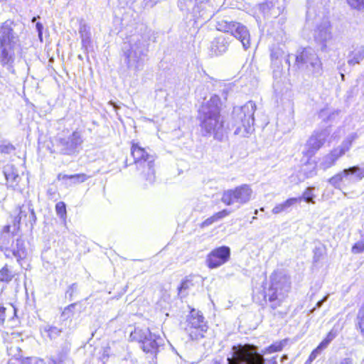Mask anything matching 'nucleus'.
I'll return each instance as SVG.
<instances>
[{"instance_id":"nucleus-58","label":"nucleus","mask_w":364,"mask_h":364,"mask_svg":"<svg viewBox=\"0 0 364 364\" xmlns=\"http://www.w3.org/2000/svg\"><path fill=\"white\" fill-rule=\"evenodd\" d=\"M111 105H112L114 109L117 112L118 109H119V106H118L115 102H109Z\"/></svg>"},{"instance_id":"nucleus-59","label":"nucleus","mask_w":364,"mask_h":364,"mask_svg":"<svg viewBox=\"0 0 364 364\" xmlns=\"http://www.w3.org/2000/svg\"><path fill=\"white\" fill-rule=\"evenodd\" d=\"M320 259V255H317V252H314V262H317Z\"/></svg>"},{"instance_id":"nucleus-10","label":"nucleus","mask_w":364,"mask_h":364,"mask_svg":"<svg viewBox=\"0 0 364 364\" xmlns=\"http://www.w3.org/2000/svg\"><path fill=\"white\" fill-rule=\"evenodd\" d=\"M207 323L203 314L195 309H191L187 316L185 331L191 340H199L205 337V333L208 330Z\"/></svg>"},{"instance_id":"nucleus-16","label":"nucleus","mask_w":364,"mask_h":364,"mask_svg":"<svg viewBox=\"0 0 364 364\" xmlns=\"http://www.w3.org/2000/svg\"><path fill=\"white\" fill-rule=\"evenodd\" d=\"M230 256V249L222 246L213 250L208 255L206 262L208 267L217 268L228 261Z\"/></svg>"},{"instance_id":"nucleus-3","label":"nucleus","mask_w":364,"mask_h":364,"mask_svg":"<svg viewBox=\"0 0 364 364\" xmlns=\"http://www.w3.org/2000/svg\"><path fill=\"white\" fill-rule=\"evenodd\" d=\"M256 105L252 101L247 102L241 107H235L232 112V125L235 127L234 134L243 137L247 136L254 130V114Z\"/></svg>"},{"instance_id":"nucleus-47","label":"nucleus","mask_w":364,"mask_h":364,"mask_svg":"<svg viewBox=\"0 0 364 364\" xmlns=\"http://www.w3.org/2000/svg\"><path fill=\"white\" fill-rule=\"evenodd\" d=\"M308 167L309 166H306L303 168L302 171H304L306 178H311L316 174V166L312 165V167L309 171L307 170Z\"/></svg>"},{"instance_id":"nucleus-22","label":"nucleus","mask_w":364,"mask_h":364,"mask_svg":"<svg viewBox=\"0 0 364 364\" xmlns=\"http://www.w3.org/2000/svg\"><path fill=\"white\" fill-rule=\"evenodd\" d=\"M340 157H341V154L334 149L330 153L321 158L318 167L323 170H326L335 165L336 161Z\"/></svg>"},{"instance_id":"nucleus-14","label":"nucleus","mask_w":364,"mask_h":364,"mask_svg":"<svg viewBox=\"0 0 364 364\" xmlns=\"http://www.w3.org/2000/svg\"><path fill=\"white\" fill-rule=\"evenodd\" d=\"M82 142L80 133L74 132L66 137H59L57 146L61 154L72 155L80 151Z\"/></svg>"},{"instance_id":"nucleus-51","label":"nucleus","mask_w":364,"mask_h":364,"mask_svg":"<svg viewBox=\"0 0 364 364\" xmlns=\"http://www.w3.org/2000/svg\"><path fill=\"white\" fill-rule=\"evenodd\" d=\"M21 360V364H32L33 363H37L38 360L36 358H21V359H19Z\"/></svg>"},{"instance_id":"nucleus-62","label":"nucleus","mask_w":364,"mask_h":364,"mask_svg":"<svg viewBox=\"0 0 364 364\" xmlns=\"http://www.w3.org/2000/svg\"><path fill=\"white\" fill-rule=\"evenodd\" d=\"M40 18V17H39V16H34V17L32 18L31 21H32V22H35V21L37 20V18Z\"/></svg>"},{"instance_id":"nucleus-37","label":"nucleus","mask_w":364,"mask_h":364,"mask_svg":"<svg viewBox=\"0 0 364 364\" xmlns=\"http://www.w3.org/2000/svg\"><path fill=\"white\" fill-rule=\"evenodd\" d=\"M357 323L358 327L361 330V332L364 334V305L358 311L357 315Z\"/></svg>"},{"instance_id":"nucleus-27","label":"nucleus","mask_w":364,"mask_h":364,"mask_svg":"<svg viewBox=\"0 0 364 364\" xmlns=\"http://www.w3.org/2000/svg\"><path fill=\"white\" fill-rule=\"evenodd\" d=\"M316 187L314 186L307 187L301 196L296 198V199H299L298 203H301L302 200H304L307 203L315 204V198L316 197V194L314 193Z\"/></svg>"},{"instance_id":"nucleus-38","label":"nucleus","mask_w":364,"mask_h":364,"mask_svg":"<svg viewBox=\"0 0 364 364\" xmlns=\"http://www.w3.org/2000/svg\"><path fill=\"white\" fill-rule=\"evenodd\" d=\"M364 251V239H362L354 244L351 252L353 254H360Z\"/></svg>"},{"instance_id":"nucleus-39","label":"nucleus","mask_w":364,"mask_h":364,"mask_svg":"<svg viewBox=\"0 0 364 364\" xmlns=\"http://www.w3.org/2000/svg\"><path fill=\"white\" fill-rule=\"evenodd\" d=\"M324 349L326 348L323 346H321V345L319 343L318 346L310 354L309 357V361L310 363H312L313 360H314Z\"/></svg>"},{"instance_id":"nucleus-1","label":"nucleus","mask_w":364,"mask_h":364,"mask_svg":"<svg viewBox=\"0 0 364 364\" xmlns=\"http://www.w3.org/2000/svg\"><path fill=\"white\" fill-rule=\"evenodd\" d=\"M220 111L221 100L218 95H213L209 100L203 102L198 116L203 135L213 134L217 139L223 136L225 121Z\"/></svg>"},{"instance_id":"nucleus-53","label":"nucleus","mask_w":364,"mask_h":364,"mask_svg":"<svg viewBox=\"0 0 364 364\" xmlns=\"http://www.w3.org/2000/svg\"><path fill=\"white\" fill-rule=\"evenodd\" d=\"M6 308L0 304V326L4 324L6 318Z\"/></svg>"},{"instance_id":"nucleus-20","label":"nucleus","mask_w":364,"mask_h":364,"mask_svg":"<svg viewBox=\"0 0 364 364\" xmlns=\"http://www.w3.org/2000/svg\"><path fill=\"white\" fill-rule=\"evenodd\" d=\"M13 22L6 21L0 26V46H14L18 36L14 33Z\"/></svg>"},{"instance_id":"nucleus-13","label":"nucleus","mask_w":364,"mask_h":364,"mask_svg":"<svg viewBox=\"0 0 364 364\" xmlns=\"http://www.w3.org/2000/svg\"><path fill=\"white\" fill-rule=\"evenodd\" d=\"M364 177V168L358 166L345 168L328 179V183L336 188H341L343 182L357 181Z\"/></svg>"},{"instance_id":"nucleus-40","label":"nucleus","mask_w":364,"mask_h":364,"mask_svg":"<svg viewBox=\"0 0 364 364\" xmlns=\"http://www.w3.org/2000/svg\"><path fill=\"white\" fill-rule=\"evenodd\" d=\"M338 114V112H333L331 114H328V111L327 109H322L319 113V117L321 118L324 121H328L333 117Z\"/></svg>"},{"instance_id":"nucleus-12","label":"nucleus","mask_w":364,"mask_h":364,"mask_svg":"<svg viewBox=\"0 0 364 364\" xmlns=\"http://www.w3.org/2000/svg\"><path fill=\"white\" fill-rule=\"evenodd\" d=\"M314 37V41L320 46L322 52H328L329 50V46L333 41V36L331 23L328 18H323L319 23L317 22Z\"/></svg>"},{"instance_id":"nucleus-19","label":"nucleus","mask_w":364,"mask_h":364,"mask_svg":"<svg viewBox=\"0 0 364 364\" xmlns=\"http://www.w3.org/2000/svg\"><path fill=\"white\" fill-rule=\"evenodd\" d=\"M277 2L272 0H268L260 4L257 7L256 20L261 22L262 18L268 19L269 18H277L282 12V9L276 5Z\"/></svg>"},{"instance_id":"nucleus-15","label":"nucleus","mask_w":364,"mask_h":364,"mask_svg":"<svg viewBox=\"0 0 364 364\" xmlns=\"http://www.w3.org/2000/svg\"><path fill=\"white\" fill-rule=\"evenodd\" d=\"M330 132L328 129L315 131L306 142L305 154L311 157L324 144Z\"/></svg>"},{"instance_id":"nucleus-45","label":"nucleus","mask_w":364,"mask_h":364,"mask_svg":"<svg viewBox=\"0 0 364 364\" xmlns=\"http://www.w3.org/2000/svg\"><path fill=\"white\" fill-rule=\"evenodd\" d=\"M284 341L276 343H274V344L269 346L268 348V351L269 353H274V352H277V351L282 350L284 347Z\"/></svg>"},{"instance_id":"nucleus-18","label":"nucleus","mask_w":364,"mask_h":364,"mask_svg":"<svg viewBox=\"0 0 364 364\" xmlns=\"http://www.w3.org/2000/svg\"><path fill=\"white\" fill-rule=\"evenodd\" d=\"M36 221V216L33 205L31 202H28L19 207L18 215L15 219L14 225L17 224L18 228H19V225L22 223L32 229Z\"/></svg>"},{"instance_id":"nucleus-35","label":"nucleus","mask_w":364,"mask_h":364,"mask_svg":"<svg viewBox=\"0 0 364 364\" xmlns=\"http://www.w3.org/2000/svg\"><path fill=\"white\" fill-rule=\"evenodd\" d=\"M337 336V331L334 329L331 330L326 337L320 343L321 346L325 348L328 347L329 343Z\"/></svg>"},{"instance_id":"nucleus-57","label":"nucleus","mask_w":364,"mask_h":364,"mask_svg":"<svg viewBox=\"0 0 364 364\" xmlns=\"http://www.w3.org/2000/svg\"><path fill=\"white\" fill-rule=\"evenodd\" d=\"M63 362V360L60 358L59 360L50 358L48 363V364H61Z\"/></svg>"},{"instance_id":"nucleus-41","label":"nucleus","mask_w":364,"mask_h":364,"mask_svg":"<svg viewBox=\"0 0 364 364\" xmlns=\"http://www.w3.org/2000/svg\"><path fill=\"white\" fill-rule=\"evenodd\" d=\"M0 250L1 252H4L6 257H7V258L15 257L16 258V252L14 249H10L6 247L1 246Z\"/></svg>"},{"instance_id":"nucleus-32","label":"nucleus","mask_w":364,"mask_h":364,"mask_svg":"<svg viewBox=\"0 0 364 364\" xmlns=\"http://www.w3.org/2000/svg\"><path fill=\"white\" fill-rule=\"evenodd\" d=\"M45 332L50 339H55L60 336L61 330L55 326H46L44 328Z\"/></svg>"},{"instance_id":"nucleus-26","label":"nucleus","mask_w":364,"mask_h":364,"mask_svg":"<svg viewBox=\"0 0 364 364\" xmlns=\"http://www.w3.org/2000/svg\"><path fill=\"white\" fill-rule=\"evenodd\" d=\"M299 199L296 198H290L283 202L282 203L277 205L273 209L272 213L274 214H279L282 212H289L294 204L298 203Z\"/></svg>"},{"instance_id":"nucleus-21","label":"nucleus","mask_w":364,"mask_h":364,"mask_svg":"<svg viewBox=\"0 0 364 364\" xmlns=\"http://www.w3.org/2000/svg\"><path fill=\"white\" fill-rule=\"evenodd\" d=\"M14 46H0V63L7 66L9 70L13 67L14 61Z\"/></svg>"},{"instance_id":"nucleus-2","label":"nucleus","mask_w":364,"mask_h":364,"mask_svg":"<svg viewBox=\"0 0 364 364\" xmlns=\"http://www.w3.org/2000/svg\"><path fill=\"white\" fill-rule=\"evenodd\" d=\"M149 37L146 33L131 35L124 43L123 50L128 67L139 70L149 52Z\"/></svg>"},{"instance_id":"nucleus-55","label":"nucleus","mask_w":364,"mask_h":364,"mask_svg":"<svg viewBox=\"0 0 364 364\" xmlns=\"http://www.w3.org/2000/svg\"><path fill=\"white\" fill-rule=\"evenodd\" d=\"M333 364H353L351 358H344L336 361Z\"/></svg>"},{"instance_id":"nucleus-9","label":"nucleus","mask_w":364,"mask_h":364,"mask_svg":"<svg viewBox=\"0 0 364 364\" xmlns=\"http://www.w3.org/2000/svg\"><path fill=\"white\" fill-rule=\"evenodd\" d=\"M215 28L218 31L230 33L235 38L240 40L245 50L250 47V31L241 23L218 18L216 21Z\"/></svg>"},{"instance_id":"nucleus-29","label":"nucleus","mask_w":364,"mask_h":364,"mask_svg":"<svg viewBox=\"0 0 364 364\" xmlns=\"http://www.w3.org/2000/svg\"><path fill=\"white\" fill-rule=\"evenodd\" d=\"M357 137L358 135L356 133H352L346 137V139L339 146L336 148V151L341 154V156L350 149L353 141L357 139Z\"/></svg>"},{"instance_id":"nucleus-44","label":"nucleus","mask_w":364,"mask_h":364,"mask_svg":"<svg viewBox=\"0 0 364 364\" xmlns=\"http://www.w3.org/2000/svg\"><path fill=\"white\" fill-rule=\"evenodd\" d=\"M347 1L352 8L358 10L364 5V0H347Z\"/></svg>"},{"instance_id":"nucleus-6","label":"nucleus","mask_w":364,"mask_h":364,"mask_svg":"<svg viewBox=\"0 0 364 364\" xmlns=\"http://www.w3.org/2000/svg\"><path fill=\"white\" fill-rule=\"evenodd\" d=\"M131 154L134 163L138 170H141V176L145 181L144 186L151 185L155 181V171L154 168L155 157L149 154L138 144H133L131 148Z\"/></svg>"},{"instance_id":"nucleus-63","label":"nucleus","mask_w":364,"mask_h":364,"mask_svg":"<svg viewBox=\"0 0 364 364\" xmlns=\"http://www.w3.org/2000/svg\"><path fill=\"white\" fill-rule=\"evenodd\" d=\"M311 363L309 361V359L306 361L305 364H310Z\"/></svg>"},{"instance_id":"nucleus-54","label":"nucleus","mask_w":364,"mask_h":364,"mask_svg":"<svg viewBox=\"0 0 364 364\" xmlns=\"http://www.w3.org/2000/svg\"><path fill=\"white\" fill-rule=\"evenodd\" d=\"M217 222L214 215L211 217L207 218L205 220H204L202 223V227H207L210 225H212L213 223Z\"/></svg>"},{"instance_id":"nucleus-36","label":"nucleus","mask_w":364,"mask_h":364,"mask_svg":"<svg viewBox=\"0 0 364 364\" xmlns=\"http://www.w3.org/2000/svg\"><path fill=\"white\" fill-rule=\"evenodd\" d=\"M8 353L9 355L16 358V360L21 359L22 358V351L20 347L12 346L8 348Z\"/></svg>"},{"instance_id":"nucleus-30","label":"nucleus","mask_w":364,"mask_h":364,"mask_svg":"<svg viewBox=\"0 0 364 364\" xmlns=\"http://www.w3.org/2000/svg\"><path fill=\"white\" fill-rule=\"evenodd\" d=\"M16 252V259L18 262L26 256V249L22 240L18 239L16 243V247L14 248Z\"/></svg>"},{"instance_id":"nucleus-50","label":"nucleus","mask_w":364,"mask_h":364,"mask_svg":"<svg viewBox=\"0 0 364 364\" xmlns=\"http://www.w3.org/2000/svg\"><path fill=\"white\" fill-rule=\"evenodd\" d=\"M77 290V287L75 284L70 286L68 289V290L65 292V296L67 298H69L70 299H72L73 294Z\"/></svg>"},{"instance_id":"nucleus-46","label":"nucleus","mask_w":364,"mask_h":364,"mask_svg":"<svg viewBox=\"0 0 364 364\" xmlns=\"http://www.w3.org/2000/svg\"><path fill=\"white\" fill-rule=\"evenodd\" d=\"M314 16H315L316 20H317V17H316V15L314 13V8H312L311 6L309 5L308 6V9H307V11H306V21H307V23H309L310 21H313V20L314 19Z\"/></svg>"},{"instance_id":"nucleus-34","label":"nucleus","mask_w":364,"mask_h":364,"mask_svg":"<svg viewBox=\"0 0 364 364\" xmlns=\"http://www.w3.org/2000/svg\"><path fill=\"white\" fill-rule=\"evenodd\" d=\"M5 175L7 182L10 183V186L15 188L18 183L19 176L14 171L6 173Z\"/></svg>"},{"instance_id":"nucleus-25","label":"nucleus","mask_w":364,"mask_h":364,"mask_svg":"<svg viewBox=\"0 0 364 364\" xmlns=\"http://www.w3.org/2000/svg\"><path fill=\"white\" fill-rule=\"evenodd\" d=\"M364 59V46H357L348 55V64L354 66Z\"/></svg>"},{"instance_id":"nucleus-43","label":"nucleus","mask_w":364,"mask_h":364,"mask_svg":"<svg viewBox=\"0 0 364 364\" xmlns=\"http://www.w3.org/2000/svg\"><path fill=\"white\" fill-rule=\"evenodd\" d=\"M191 286H193V283L191 282V281L188 279L183 281L180 287H178L179 294H182L183 291L188 289L191 287Z\"/></svg>"},{"instance_id":"nucleus-11","label":"nucleus","mask_w":364,"mask_h":364,"mask_svg":"<svg viewBox=\"0 0 364 364\" xmlns=\"http://www.w3.org/2000/svg\"><path fill=\"white\" fill-rule=\"evenodd\" d=\"M252 190L249 185L242 184L233 189H228L223 193L221 201L226 205L234 203L242 205L250 201Z\"/></svg>"},{"instance_id":"nucleus-23","label":"nucleus","mask_w":364,"mask_h":364,"mask_svg":"<svg viewBox=\"0 0 364 364\" xmlns=\"http://www.w3.org/2000/svg\"><path fill=\"white\" fill-rule=\"evenodd\" d=\"M87 176L83 173L73 175L59 173L58 175V179L59 181H62L66 186H72L76 183L84 182L85 180H87Z\"/></svg>"},{"instance_id":"nucleus-60","label":"nucleus","mask_w":364,"mask_h":364,"mask_svg":"<svg viewBox=\"0 0 364 364\" xmlns=\"http://www.w3.org/2000/svg\"><path fill=\"white\" fill-rule=\"evenodd\" d=\"M10 227L9 225L4 227V231L6 235H9Z\"/></svg>"},{"instance_id":"nucleus-7","label":"nucleus","mask_w":364,"mask_h":364,"mask_svg":"<svg viewBox=\"0 0 364 364\" xmlns=\"http://www.w3.org/2000/svg\"><path fill=\"white\" fill-rule=\"evenodd\" d=\"M291 289L290 277L282 272L271 276V285L265 292L264 297L270 302L272 309L279 306Z\"/></svg>"},{"instance_id":"nucleus-48","label":"nucleus","mask_w":364,"mask_h":364,"mask_svg":"<svg viewBox=\"0 0 364 364\" xmlns=\"http://www.w3.org/2000/svg\"><path fill=\"white\" fill-rule=\"evenodd\" d=\"M230 211L227 210V209H224L221 211H219L218 213H216L215 214H214V216L216 219L217 221L223 219V218L229 215L230 214Z\"/></svg>"},{"instance_id":"nucleus-33","label":"nucleus","mask_w":364,"mask_h":364,"mask_svg":"<svg viewBox=\"0 0 364 364\" xmlns=\"http://www.w3.org/2000/svg\"><path fill=\"white\" fill-rule=\"evenodd\" d=\"M55 211L57 215L63 220L66 218V206L64 202H58L55 205Z\"/></svg>"},{"instance_id":"nucleus-42","label":"nucleus","mask_w":364,"mask_h":364,"mask_svg":"<svg viewBox=\"0 0 364 364\" xmlns=\"http://www.w3.org/2000/svg\"><path fill=\"white\" fill-rule=\"evenodd\" d=\"M15 150V147L10 143L0 145V151L4 154H10Z\"/></svg>"},{"instance_id":"nucleus-4","label":"nucleus","mask_w":364,"mask_h":364,"mask_svg":"<svg viewBox=\"0 0 364 364\" xmlns=\"http://www.w3.org/2000/svg\"><path fill=\"white\" fill-rule=\"evenodd\" d=\"M228 364H277L274 358L265 363L264 355L258 352V348L250 344L233 346L231 357L227 358Z\"/></svg>"},{"instance_id":"nucleus-17","label":"nucleus","mask_w":364,"mask_h":364,"mask_svg":"<svg viewBox=\"0 0 364 364\" xmlns=\"http://www.w3.org/2000/svg\"><path fill=\"white\" fill-rule=\"evenodd\" d=\"M283 60L288 65L289 69L290 66L289 54H288L285 46H274L271 50L272 65L274 68L278 69V70H274V76L277 77L280 75L281 70H279V68L282 65Z\"/></svg>"},{"instance_id":"nucleus-31","label":"nucleus","mask_w":364,"mask_h":364,"mask_svg":"<svg viewBox=\"0 0 364 364\" xmlns=\"http://www.w3.org/2000/svg\"><path fill=\"white\" fill-rule=\"evenodd\" d=\"M14 277V274L6 265L0 270V281L9 282Z\"/></svg>"},{"instance_id":"nucleus-52","label":"nucleus","mask_w":364,"mask_h":364,"mask_svg":"<svg viewBox=\"0 0 364 364\" xmlns=\"http://www.w3.org/2000/svg\"><path fill=\"white\" fill-rule=\"evenodd\" d=\"M36 28L38 31V38H39L40 41H43V26L41 23L37 22L36 24Z\"/></svg>"},{"instance_id":"nucleus-24","label":"nucleus","mask_w":364,"mask_h":364,"mask_svg":"<svg viewBox=\"0 0 364 364\" xmlns=\"http://www.w3.org/2000/svg\"><path fill=\"white\" fill-rule=\"evenodd\" d=\"M229 43L223 36H220L214 39L211 43V50L215 55L224 53L228 48Z\"/></svg>"},{"instance_id":"nucleus-61","label":"nucleus","mask_w":364,"mask_h":364,"mask_svg":"<svg viewBox=\"0 0 364 364\" xmlns=\"http://www.w3.org/2000/svg\"><path fill=\"white\" fill-rule=\"evenodd\" d=\"M287 358H288L287 355H284L282 357V358H281L282 362H284V360H287Z\"/></svg>"},{"instance_id":"nucleus-64","label":"nucleus","mask_w":364,"mask_h":364,"mask_svg":"<svg viewBox=\"0 0 364 364\" xmlns=\"http://www.w3.org/2000/svg\"><path fill=\"white\" fill-rule=\"evenodd\" d=\"M213 364H220V363H219L218 362H217V361H215V362L213 363Z\"/></svg>"},{"instance_id":"nucleus-56","label":"nucleus","mask_w":364,"mask_h":364,"mask_svg":"<svg viewBox=\"0 0 364 364\" xmlns=\"http://www.w3.org/2000/svg\"><path fill=\"white\" fill-rule=\"evenodd\" d=\"M328 298V295H326L322 299L318 301L316 303V307L314 309H316V308H321L322 306V305L323 304V303L327 301Z\"/></svg>"},{"instance_id":"nucleus-28","label":"nucleus","mask_w":364,"mask_h":364,"mask_svg":"<svg viewBox=\"0 0 364 364\" xmlns=\"http://www.w3.org/2000/svg\"><path fill=\"white\" fill-rule=\"evenodd\" d=\"M80 33L82 38V48L85 49L86 53H88V50L91 46L90 28L87 26H82L80 28Z\"/></svg>"},{"instance_id":"nucleus-49","label":"nucleus","mask_w":364,"mask_h":364,"mask_svg":"<svg viewBox=\"0 0 364 364\" xmlns=\"http://www.w3.org/2000/svg\"><path fill=\"white\" fill-rule=\"evenodd\" d=\"M76 306H77V304H72L69 305L63 311L62 316L65 318H69L70 312L72 311L73 309H74Z\"/></svg>"},{"instance_id":"nucleus-8","label":"nucleus","mask_w":364,"mask_h":364,"mask_svg":"<svg viewBox=\"0 0 364 364\" xmlns=\"http://www.w3.org/2000/svg\"><path fill=\"white\" fill-rule=\"evenodd\" d=\"M132 341L141 343V348L146 354H150L152 359L156 358L159 348L163 346L164 341L162 337L152 333L149 328H135L130 333Z\"/></svg>"},{"instance_id":"nucleus-5","label":"nucleus","mask_w":364,"mask_h":364,"mask_svg":"<svg viewBox=\"0 0 364 364\" xmlns=\"http://www.w3.org/2000/svg\"><path fill=\"white\" fill-rule=\"evenodd\" d=\"M294 66L306 75L314 77L323 74V65L321 58L311 47L301 48L295 55Z\"/></svg>"}]
</instances>
